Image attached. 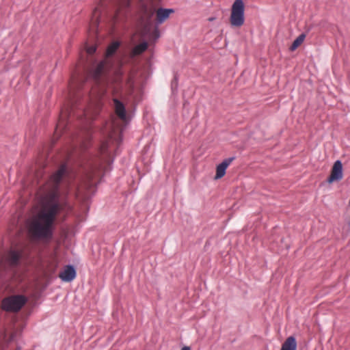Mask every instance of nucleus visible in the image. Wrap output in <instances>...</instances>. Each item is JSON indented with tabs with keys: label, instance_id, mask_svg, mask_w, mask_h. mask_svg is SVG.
<instances>
[{
	"label": "nucleus",
	"instance_id": "15",
	"mask_svg": "<svg viewBox=\"0 0 350 350\" xmlns=\"http://www.w3.org/2000/svg\"><path fill=\"white\" fill-rule=\"evenodd\" d=\"M120 46V42H113L107 50V56L109 57L114 54V53L116 51V50Z\"/></svg>",
	"mask_w": 350,
	"mask_h": 350
},
{
	"label": "nucleus",
	"instance_id": "5",
	"mask_svg": "<svg viewBox=\"0 0 350 350\" xmlns=\"http://www.w3.org/2000/svg\"><path fill=\"white\" fill-rule=\"evenodd\" d=\"M342 178V165L340 161L337 160L334 163L331 174L327 178V182L332 183L334 181H339Z\"/></svg>",
	"mask_w": 350,
	"mask_h": 350
},
{
	"label": "nucleus",
	"instance_id": "7",
	"mask_svg": "<svg viewBox=\"0 0 350 350\" xmlns=\"http://www.w3.org/2000/svg\"><path fill=\"white\" fill-rule=\"evenodd\" d=\"M234 159V157L226 159L217 166L215 179H219L225 175L227 167Z\"/></svg>",
	"mask_w": 350,
	"mask_h": 350
},
{
	"label": "nucleus",
	"instance_id": "2",
	"mask_svg": "<svg viewBox=\"0 0 350 350\" xmlns=\"http://www.w3.org/2000/svg\"><path fill=\"white\" fill-rule=\"evenodd\" d=\"M92 77L96 83L99 86L100 94H104L106 88H109L113 83L118 84L120 81V75H117L114 79H110L106 74L105 63L100 62L92 71Z\"/></svg>",
	"mask_w": 350,
	"mask_h": 350
},
{
	"label": "nucleus",
	"instance_id": "21",
	"mask_svg": "<svg viewBox=\"0 0 350 350\" xmlns=\"http://www.w3.org/2000/svg\"><path fill=\"white\" fill-rule=\"evenodd\" d=\"M176 79H174V82H173L172 85H174V83H176Z\"/></svg>",
	"mask_w": 350,
	"mask_h": 350
},
{
	"label": "nucleus",
	"instance_id": "12",
	"mask_svg": "<svg viewBox=\"0 0 350 350\" xmlns=\"http://www.w3.org/2000/svg\"><path fill=\"white\" fill-rule=\"evenodd\" d=\"M155 11L154 9L152 6H148L147 5L144 4L142 7V14L143 17L145 18L148 23L150 21L151 18L154 14Z\"/></svg>",
	"mask_w": 350,
	"mask_h": 350
},
{
	"label": "nucleus",
	"instance_id": "19",
	"mask_svg": "<svg viewBox=\"0 0 350 350\" xmlns=\"http://www.w3.org/2000/svg\"><path fill=\"white\" fill-rule=\"evenodd\" d=\"M114 123L113 121L110 122V129H114Z\"/></svg>",
	"mask_w": 350,
	"mask_h": 350
},
{
	"label": "nucleus",
	"instance_id": "13",
	"mask_svg": "<svg viewBox=\"0 0 350 350\" xmlns=\"http://www.w3.org/2000/svg\"><path fill=\"white\" fill-rule=\"evenodd\" d=\"M306 38V34L301 33L300 34L293 42L292 45L290 47V50L291 51H295L297 48H298L304 41Z\"/></svg>",
	"mask_w": 350,
	"mask_h": 350
},
{
	"label": "nucleus",
	"instance_id": "3",
	"mask_svg": "<svg viewBox=\"0 0 350 350\" xmlns=\"http://www.w3.org/2000/svg\"><path fill=\"white\" fill-rule=\"evenodd\" d=\"M244 3L243 0H235L232 5L230 17V24L233 27H241L245 21Z\"/></svg>",
	"mask_w": 350,
	"mask_h": 350
},
{
	"label": "nucleus",
	"instance_id": "10",
	"mask_svg": "<svg viewBox=\"0 0 350 350\" xmlns=\"http://www.w3.org/2000/svg\"><path fill=\"white\" fill-rule=\"evenodd\" d=\"M21 256V254L19 252L12 250L8 254L6 260L12 267H14L18 264Z\"/></svg>",
	"mask_w": 350,
	"mask_h": 350
},
{
	"label": "nucleus",
	"instance_id": "16",
	"mask_svg": "<svg viewBox=\"0 0 350 350\" xmlns=\"http://www.w3.org/2000/svg\"><path fill=\"white\" fill-rule=\"evenodd\" d=\"M129 5V2L125 1L122 5H119L118 8H116L115 14L113 16V21L116 22L118 21L120 17V12H122V9L123 8H126Z\"/></svg>",
	"mask_w": 350,
	"mask_h": 350
},
{
	"label": "nucleus",
	"instance_id": "6",
	"mask_svg": "<svg viewBox=\"0 0 350 350\" xmlns=\"http://www.w3.org/2000/svg\"><path fill=\"white\" fill-rule=\"evenodd\" d=\"M62 281L71 282L76 277V271L73 266L66 265L64 270L59 274Z\"/></svg>",
	"mask_w": 350,
	"mask_h": 350
},
{
	"label": "nucleus",
	"instance_id": "17",
	"mask_svg": "<svg viewBox=\"0 0 350 350\" xmlns=\"http://www.w3.org/2000/svg\"><path fill=\"white\" fill-rule=\"evenodd\" d=\"M100 15V11L98 8L94 10L93 16L92 18L93 25H97L98 24V16Z\"/></svg>",
	"mask_w": 350,
	"mask_h": 350
},
{
	"label": "nucleus",
	"instance_id": "18",
	"mask_svg": "<svg viewBox=\"0 0 350 350\" xmlns=\"http://www.w3.org/2000/svg\"><path fill=\"white\" fill-rule=\"evenodd\" d=\"M96 50V47L95 46H91L88 47L87 53L90 55L93 54Z\"/></svg>",
	"mask_w": 350,
	"mask_h": 350
},
{
	"label": "nucleus",
	"instance_id": "20",
	"mask_svg": "<svg viewBox=\"0 0 350 350\" xmlns=\"http://www.w3.org/2000/svg\"><path fill=\"white\" fill-rule=\"evenodd\" d=\"M181 350H190V348L189 347H184L181 349Z\"/></svg>",
	"mask_w": 350,
	"mask_h": 350
},
{
	"label": "nucleus",
	"instance_id": "14",
	"mask_svg": "<svg viewBox=\"0 0 350 350\" xmlns=\"http://www.w3.org/2000/svg\"><path fill=\"white\" fill-rule=\"evenodd\" d=\"M148 48V44L146 42H144L136 46L133 49L132 53L133 55H137L145 51Z\"/></svg>",
	"mask_w": 350,
	"mask_h": 350
},
{
	"label": "nucleus",
	"instance_id": "1",
	"mask_svg": "<svg viewBox=\"0 0 350 350\" xmlns=\"http://www.w3.org/2000/svg\"><path fill=\"white\" fill-rule=\"evenodd\" d=\"M67 173L66 165H62L49 180L51 192L49 194L50 203L46 210L41 211L35 217L29 225V230L36 238L50 239L53 236V222L56 214L59 210L57 200V187Z\"/></svg>",
	"mask_w": 350,
	"mask_h": 350
},
{
	"label": "nucleus",
	"instance_id": "11",
	"mask_svg": "<svg viewBox=\"0 0 350 350\" xmlns=\"http://www.w3.org/2000/svg\"><path fill=\"white\" fill-rule=\"evenodd\" d=\"M281 350H297V342L294 336L288 337L282 345Z\"/></svg>",
	"mask_w": 350,
	"mask_h": 350
},
{
	"label": "nucleus",
	"instance_id": "4",
	"mask_svg": "<svg viewBox=\"0 0 350 350\" xmlns=\"http://www.w3.org/2000/svg\"><path fill=\"white\" fill-rule=\"evenodd\" d=\"M27 302V299L21 295L8 297L2 301V308L8 312H18Z\"/></svg>",
	"mask_w": 350,
	"mask_h": 350
},
{
	"label": "nucleus",
	"instance_id": "8",
	"mask_svg": "<svg viewBox=\"0 0 350 350\" xmlns=\"http://www.w3.org/2000/svg\"><path fill=\"white\" fill-rule=\"evenodd\" d=\"M114 109L116 115L124 122H127V116L124 104L117 98L113 99Z\"/></svg>",
	"mask_w": 350,
	"mask_h": 350
},
{
	"label": "nucleus",
	"instance_id": "9",
	"mask_svg": "<svg viewBox=\"0 0 350 350\" xmlns=\"http://www.w3.org/2000/svg\"><path fill=\"white\" fill-rule=\"evenodd\" d=\"M174 12V10L173 9L159 8L156 12L157 24H162L165 20H167L169 18L170 14H172Z\"/></svg>",
	"mask_w": 350,
	"mask_h": 350
}]
</instances>
